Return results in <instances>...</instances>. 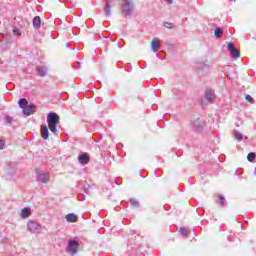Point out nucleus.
Masks as SVG:
<instances>
[{
    "label": "nucleus",
    "mask_w": 256,
    "mask_h": 256,
    "mask_svg": "<svg viewBox=\"0 0 256 256\" xmlns=\"http://www.w3.org/2000/svg\"><path fill=\"white\" fill-rule=\"evenodd\" d=\"M59 116L55 112H50L47 115V125L42 126L41 128V136L43 139L47 140L49 139V130L51 133H57V125H59Z\"/></svg>",
    "instance_id": "1"
},
{
    "label": "nucleus",
    "mask_w": 256,
    "mask_h": 256,
    "mask_svg": "<svg viewBox=\"0 0 256 256\" xmlns=\"http://www.w3.org/2000/svg\"><path fill=\"white\" fill-rule=\"evenodd\" d=\"M26 227H27V231L29 233H33L34 235H39V233H41L43 229L40 223L35 220H28Z\"/></svg>",
    "instance_id": "2"
},
{
    "label": "nucleus",
    "mask_w": 256,
    "mask_h": 256,
    "mask_svg": "<svg viewBox=\"0 0 256 256\" xmlns=\"http://www.w3.org/2000/svg\"><path fill=\"white\" fill-rule=\"evenodd\" d=\"M66 251L69 253V255H77L79 251V242L75 240H69Z\"/></svg>",
    "instance_id": "3"
},
{
    "label": "nucleus",
    "mask_w": 256,
    "mask_h": 256,
    "mask_svg": "<svg viewBox=\"0 0 256 256\" xmlns=\"http://www.w3.org/2000/svg\"><path fill=\"white\" fill-rule=\"evenodd\" d=\"M123 8L122 13L124 15H132L133 14V0H123Z\"/></svg>",
    "instance_id": "4"
},
{
    "label": "nucleus",
    "mask_w": 256,
    "mask_h": 256,
    "mask_svg": "<svg viewBox=\"0 0 256 256\" xmlns=\"http://www.w3.org/2000/svg\"><path fill=\"white\" fill-rule=\"evenodd\" d=\"M36 177L39 183H44L45 185H47V183L51 181V177L49 176V173H38Z\"/></svg>",
    "instance_id": "5"
},
{
    "label": "nucleus",
    "mask_w": 256,
    "mask_h": 256,
    "mask_svg": "<svg viewBox=\"0 0 256 256\" xmlns=\"http://www.w3.org/2000/svg\"><path fill=\"white\" fill-rule=\"evenodd\" d=\"M151 49L153 53H157L159 49H161V42L159 41V38L155 37L151 41Z\"/></svg>",
    "instance_id": "6"
},
{
    "label": "nucleus",
    "mask_w": 256,
    "mask_h": 256,
    "mask_svg": "<svg viewBox=\"0 0 256 256\" xmlns=\"http://www.w3.org/2000/svg\"><path fill=\"white\" fill-rule=\"evenodd\" d=\"M205 97L207 99L208 103H213L215 101V91H213L212 89H208L205 92Z\"/></svg>",
    "instance_id": "7"
},
{
    "label": "nucleus",
    "mask_w": 256,
    "mask_h": 256,
    "mask_svg": "<svg viewBox=\"0 0 256 256\" xmlns=\"http://www.w3.org/2000/svg\"><path fill=\"white\" fill-rule=\"evenodd\" d=\"M228 51H230V54L232 55V57H241L239 50H237L235 48V45L231 42L228 44Z\"/></svg>",
    "instance_id": "8"
},
{
    "label": "nucleus",
    "mask_w": 256,
    "mask_h": 256,
    "mask_svg": "<svg viewBox=\"0 0 256 256\" xmlns=\"http://www.w3.org/2000/svg\"><path fill=\"white\" fill-rule=\"evenodd\" d=\"M35 105H27L24 109H22V113L29 117V115H33L35 113Z\"/></svg>",
    "instance_id": "9"
},
{
    "label": "nucleus",
    "mask_w": 256,
    "mask_h": 256,
    "mask_svg": "<svg viewBox=\"0 0 256 256\" xmlns=\"http://www.w3.org/2000/svg\"><path fill=\"white\" fill-rule=\"evenodd\" d=\"M65 219H66L67 223H77L78 217H77V214L70 213V214L66 215Z\"/></svg>",
    "instance_id": "10"
},
{
    "label": "nucleus",
    "mask_w": 256,
    "mask_h": 256,
    "mask_svg": "<svg viewBox=\"0 0 256 256\" xmlns=\"http://www.w3.org/2000/svg\"><path fill=\"white\" fill-rule=\"evenodd\" d=\"M78 161L81 165H87L89 163V156L84 153L78 157Z\"/></svg>",
    "instance_id": "11"
},
{
    "label": "nucleus",
    "mask_w": 256,
    "mask_h": 256,
    "mask_svg": "<svg viewBox=\"0 0 256 256\" xmlns=\"http://www.w3.org/2000/svg\"><path fill=\"white\" fill-rule=\"evenodd\" d=\"M31 216V209L30 208H23L20 212V217L22 219H27V217Z\"/></svg>",
    "instance_id": "12"
},
{
    "label": "nucleus",
    "mask_w": 256,
    "mask_h": 256,
    "mask_svg": "<svg viewBox=\"0 0 256 256\" xmlns=\"http://www.w3.org/2000/svg\"><path fill=\"white\" fill-rule=\"evenodd\" d=\"M37 73L39 77H45V75H47V68L45 66H39L37 68Z\"/></svg>",
    "instance_id": "13"
},
{
    "label": "nucleus",
    "mask_w": 256,
    "mask_h": 256,
    "mask_svg": "<svg viewBox=\"0 0 256 256\" xmlns=\"http://www.w3.org/2000/svg\"><path fill=\"white\" fill-rule=\"evenodd\" d=\"M33 27H35V29H39L41 27V17H39V16L34 17Z\"/></svg>",
    "instance_id": "14"
},
{
    "label": "nucleus",
    "mask_w": 256,
    "mask_h": 256,
    "mask_svg": "<svg viewBox=\"0 0 256 256\" xmlns=\"http://www.w3.org/2000/svg\"><path fill=\"white\" fill-rule=\"evenodd\" d=\"M105 14L106 17H111V5L109 3V0L106 1Z\"/></svg>",
    "instance_id": "15"
},
{
    "label": "nucleus",
    "mask_w": 256,
    "mask_h": 256,
    "mask_svg": "<svg viewBox=\"0 0 256 256\" xmlns=\"http://www.w3.org/2000/svg\"><path fill=\"white\" fill-rule=\"evenodd\" d=\"M18 104H19L20 109H24L27 105H29V103L27 102V99H25V98H21L18 101Z\"/></svg>",
    "instance_id": "16"
},
{
    "label": "nucleus",
    "mask_w": 256,
    "mask_h": 256,
    "mask_svg": "<svg viewBox=\"0 0 256 256\" xmlns=\"http://www.w3.org/2000/svg\"><path fill=\"white\" fill-rule=\"evenodd\" d=\"M214 35L217 39L221 38V35H223V30L221 28H216L214 30Z\"/></svg>",
    "instance_id": "17"
},
{
    "label": "nucleus",
    "mask_w": 256,
    "mask_h": 256,
    "mask_svg": "<svg viewBox=\"0 0 256 256\" xmlns=\"http://www.w3.org/2000/svg\"><path fill=\"white\" fill-rule=\"evenodd\" d=\"M255 157H256L255 153H254V152H250V153L248 154V156H247V159H248V161H249L250 163H253V162L255 161Z\"/></svg>",
    "instance_id": "18"
},
{
    "label": "nucleus",
    "mask_w": 256,
    "mask_h": 256,
    "mask_svg": "<svg viewBox=\"0 0 256 256\" xmlns=\"http://www.w3.org/2000/svg\"><path fill=\"white\" fill-rule=\"evenodd\" d=\"M4 120H5V123H6L7 125H11V123H13V117H11V116H9V115H6V116L4 117Z\"/></svg>",
    "instance_id": "19"
},
{
    "label": "nucleus",
    "mask_w": 256,
    "mask_h": 256,
    "mask_svg": "<svg viewBox=\"0 0 256 256\" xmlns=\"http://www.w3.org/2000/svg\"><path fill=\"white\" fill-rule=\"evenodd\" d=\"M234 135L237 141H243V134H241L240 132H235Z\"/></svg>",
    "instance_id": "20"
},
{
    "label": "nucleus",
    "mask_w": 256,
    "mask_h": 256,
    "mask_svg": "<svg viewBox=\"0 0 256 256\" xmlns=\"http://www.w3.org/2000/svg\"><path fill=\"white\" fill-rule=\"evenodd\" d=\"M218 199H219V204L221 205V207H223V205H225V196H221V195H218Z\"/></svg>",
    "instance_id": "21"
},
{
    "label": "nucleus",
    "mask_w": 256,
    "mask_h": 256,
    "mask_svg": "<svg viewBox=\"0 0 256 256\" xmlns=\"http://www.w3.org/2000/svg\"><path fill=\"white\" fill-rule=\"evenodd\" d=\"M129 203L132 205V207H139V201L136 199H130Z\"/></svg>",
    "instance_id": "22"
},
{
    "label": "nucleus",
    "mask_w": 256,
    "mask_h": 256,
    "mask_svg": "<svg viewBox=\"0 0 256 256\" xmlns=\"http://www.w3.org/2000/svg\"><path fill=\"white\" fill-rule=\"evenodd\" d=\"M179 233H181V235H184V237H187V235H189V232L185 228H180Z\"/></svg>",
    "instance_id": "23"
},
{
    "label": "nucleus",
    "mask_w": 256,
    "mask_h": 256,
    "mask_svg": "<svg viewBox=\"0 0 256 256\" xmlns=\"http://www.w3.org/2000/svg\"><path fill=\"white\" fill-rule=\"evenodd\" d=\"M246 101H248V103H255V100L253 99V97H251V95L247 94L245 96Z\"/></svg>",
    "instance_id": "24"
},
{
    "label": "nucleus",
    "mask_w": 256,
    "mask_h": 256,
    "mask_svg": "<svg viewBox=\"0 0 256 256\" xmlns=\"http://www.w3.org/2000/svg\"><path fill=\"white\" fill-rule=\"evenodd\" d=\"M194 127H197L198 129H200V127H203V125H201V122H193Z\"/></svg>",
    "instance_id": "25"
},
{
    "label": "nucleus",
    "mask_w": 256,
    "mask_h": 256,
    "mask_svg": "<svg viewBox=\"0 0 256 256\" xmlns=\"http://www.w3.org/2000/svg\"><path fill=\"white\" fill-rule=\"evenodd\" d=\"M165 27H166V29H172L173 28V24L172 23H166Z\"/></svg>",
    "instance_id": "26"
},
{
    "label": "nucleus",
    "mask_w": 256,
    "mask_h": 256,
    "mask_svg": "<svg viewBox=\"0 0 256 256\" xmlns=\"http://www.w3.org/2000/svg\"><path fill=\"white\" fill-rule=\"evenodd\" d=\"M168 5H173L175 0H164Z\"/></svg>",
    "instance_id": "27"
},
{
    "label": "nucleus",
    "mask_w": 256,
    "mask_h": 256,
    "mask_svg": "<svg viewBox=\"0 0 256 256\" xmlns=\"http://www.w3.org/2000/svg\"><path fill=\"white\" fill-rule=\"evenodd\" d=\"M3 147H5V142L3 140H0V150H2Z\"/></svg>",
    "instance_id": "28"
},
{
    "label": "nucleus",
    "mask_w": 256,
    "mask_h": 256,
    "mask_svg": "<svg viewBox=\"0 0 256 256\" xmlns=\"http://www.w3.org/2000/svg\"><path fill=\"white\" fill-rule=\"evenodd\" d=\"M79 201H85V195L80 194L79 195Z\"/></svg>",
    "instance_id": "29"
},
{
    "label": "nucleus",
    "mask_w": 256,
    "mask_h": 256,
    "mask_svg": "<svg viewBox=\"0 0 256 256\" xmlns=\"http://www.w3.org/2000/svg\"><path fill=\"white\" fill-rule=\"evenodd\" d=\"M13 33H15V35H20L18 30H13Z\"/></svg>",
    "instance_id": "30"
}]
</instances>
